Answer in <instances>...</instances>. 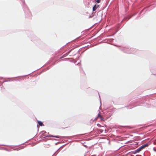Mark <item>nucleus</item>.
Wrapping results in <instances>:
<instances>
[{
	"label": "nucleus",
	"instance_id": "f257e3e1",
	"mask_svg": "<svg viewBox=\"0 0 156 156\" xmlns=\"http://www.w3.org/2000/svg\"><path fill=\"white\" fill-rule=\"evenodd\" d=\"M143 146H140L139 147L138 149L137 150L135 151H134L133 152V154H136L137 153L139 152L140 151L143 149Z\"/></svg>",
	"mask_w": 156,
	"mask_h": 156
},
{
	"label": "nucleus",
	"instance_id": "f03ea898",
	"mask_svg": "<svg viewBox=\"0 0 156 156\" xmlns=\"http://www.w3.org/2000/svg\"><path fill=\"white\" fill-rule=\"evenodd\" d=\"M98 118H100L101 119V120H104V118L101 115H100V113L98 114L97 117L95 118V120H97Z\"/></svg>",
	"mask_w": 156,
	"mask_h": 156
},
{
	"label": "nucleus",
	"instance_id": "7ed1b4c3",
	"mask_svg": "<svg viewBox=\"0 0 156 156\" xmlns=\"http://www.w3.org/2000/svg\"><path fill=\"white\" fill-rule=\"evenodd\" d=\"M99 5H95L93 8V11H95L96 10L97 8H98L99 7Z\"/></svg>",
	"mask_w": 156,
	"mask_h": 156
},
{
	"label": "nucleus",
	"instance_id": "20e7f679",
	"mask_svg": "<svg viewBox=\"0 0 156 156\" xmlns=\"http://www.w3.org/2000/svg\"><path fill=\"white\" fill-rule=\"evenodd\" d=\"M50 137H56L58 138H60L61 137V136H53L52 135H50L49 136Z\"/></svg>",
	"mask_w": 156,
	"mask_h": 156
},
{
	"label": "nucleus",
	"instance_id": "39448f33",
	"mask_svg": "<svg viewBox=\"0 0 156 156\" xmlns=\"http://www.w3.org/2000/svg\"><path fill=\"white\" fill-rule=\"evenodd\" d=\"M38 124L40 125V126H42L43 125H44L42 122L41 121H38Z\"/></svg>",
	"mask_w": 156,
	"mask_h": 156
},
{
	"label": "nucleus",
	"instance_id": "423d86ee",
	"mask_svg": "<svg viewBox=\"0 0 156 156\" xmlns=\"http://www.w3.org/2000/svg\"><path fill=\"white\" fill-rule=\"evenodd\" d=\"M148 146L147 144H145L143 145H142L141 146H143V148H144V147H147Z\"/></svg>",
	"mask_w": 156,
	"mask_h": 156
},
{
	"label": "nucleus",
	"instance_id": "0eeeda50",
	"mask_svg": "<svg viewBox=\"0 0 156 156\" xmlns=\"http://www.w3.org/2000/svg\"><path fill=\"white\" fill-rule=\"evenodd\" d=\"M100 1L101 0H97L96 2L98 3H99L100 2Z\"/></svg>",
	"mask_w": 156,
	"mask_h": 156
}]
</instances>
